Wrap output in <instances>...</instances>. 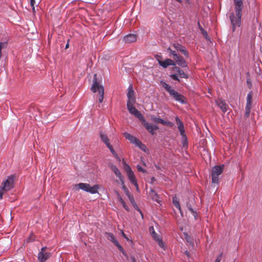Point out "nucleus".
Segmentation results:
<instances>
[{"instance_id":"1","label":"nucleus","mask_w":262,"mask_h":262,"mask_svg":"<svg viewBox=\"0 0 262 262\" xmlns=\"http://www.w3.org/2000/svg\"><path fill=\"white\" fill-rule=\"evenodd\" d=\"M235 12L229 14V18L232 26V31H235L237 27L241 25V17L243 8V0H233Z\"/></svg>"},{"instance_id":"2","label":"nucleus","mask_w":262,"mask_h":262,"mask_svg":"<svg viewBox=\"0 0 262 262\" xmlns=\"http://www.w3.org/2000/svg\"><path fill=\"white\" fill-rule=\"evenodd\" d=\"M161 84L168 93L169 96L172 97L176 101L181 104L186 103L187 101L185 97L183 95L176 91L171 86L164 81H161Z\"/></svg>"},{"instance_id":"3","label":"nucleus","mask_w":262,"mask_h":262,"mask_svg":"<svg viewBox=\"0 0 262 262\" xmlns=\"http://www.w3.org/2000/svg\"><path fill=\"white\" fill-rule=\"evenodd\" d=\"M176 122L178 125V129L181 137V143L183 147L187 146L188 140L186 134L183 122L179 119L178 116L175 118Z\"/></svg>"},{"instance_id":"4","label":"nucleus","mask_w":262,"mask_h":262,"mask_svg":"<svg viewBox=\"0 0 262 262\" xmlns=\"http://www.w3.org/2000/svg\"><path fill=\"white\" fill-rule=\"evenodd\" d=\"M97 74H94L93 77V83L91 86V90L93 93H96L97 91L100 95L98 101L100 103H102L104 97V87L103 85L98 83L97 80Z\"/></svg>"},{"instance_id":"5","label":"nucleus","mask_w":262,"mask_h":262,"mask_svg":"<svg viewBox=\"0 0 262 262\" xmlns=\"http://www.w3.org/2000/svg\"><path fill=\"white\" fill-rule=\"evenodd\" d=\"M79 189H81L85 192H89L91 194H96L98 193V190L99 188L98 185H95L91 186L89 184L80 183L76 185Z\"/></svg>"},{"instance_id":"6","label":"nucleus","mask_w":262,"mask_h":262,"mask_svg":"<svg viewBox=\"0 0 262 262\" xmlns=\"http://www.w3.org/2000/svg\"><path fill=\"white\" fill-rule=\"evenodd\" d=\"M224 167V165L215 166L212 168L211 179L212 183L217 184L219 181V176L221 174Z\"/></svg>"},{"instance_id":"7","label":"nucleus","mask_w":262,"mask_h":262,"mask_svg":"<svg viewBox=\"0 0 262 262\" xmlns=\"http://www.w3.org/2000/svg\"><path fill=\"white\" fill-rule=\"evenodd\" d=\"M123 135L125 139L129 140L132 143L135 144L142 150L145 151L146 149V146L139 139L127 132L124 133Z\"/></svg>"},{"instance_id":"8","label":"nucleus","mask_w":262,"mask_h":262,"mask_svg":"<svg viewBox=\"0 0 262 262\" xmlns=\"http://www.w3.org/2000/svg\"><path fill=\"white\" fill-rule=\"evenodd\" d=\"M122 189L124 191V193H125L126 195L127 196L128 200H129L130 202L133 206L134 208L140 213L142 217L143 218V215L142 212V211L138 206L137 203L135 202V200L134 199L133 195L130 193L128 189L127 188L126 186L124 185V182H122Z\"/></svg>"},{"instance_id":"9","label":"nucleus","mask_w":262,"mask_h":262,"mask_svg":"<svg viewBox=\"0 0 262 262\" xmlns=\"http://www.w3.org/2000/svg\"><path fill=\"white\" fill-rule=\"evenodd\" d=\"M100 137L101 141L105 144L106 146L109 149L112 154L116 158L119 159V156L116 153L113 146L111 145L110 142V140L108 138L106 134L101 132L100 133Z\"/></svg>"},{"instance_id":"10","label":"nucleus","mask_w":262,"mask_h":262,"mask_svg":"<svg viewBox=\"0 0 262 262\" xmlns=\"http://www.w3.org/2000/svg\"><path fill=\"white\" fill-rule=\"evenodd\" d=\"M126 106L129 112L138 118L140 121L144 118L143 115L134 106L132 102L127 101Z\"/></svg>"},{"instance_id":"11","label":"nucleus","mask_w":262,"mask_h":262,"mask_svg":"<svg viewBox=\"0 0 262 262\" xmlns=\"http://www.w3.org/2000/svg\"><path fill=\"white\" fill-rule=\"evenodd\" d=\"M14 177L13 176L8 177L7 179L3 182L1 189L7 191L11 190L14 187Z\"/></svg>"},{"instance_id":"12","label":"nucleus","mask_w":262,"mask_h":262,"mask_svg":"<svg viewBox=\"0 0 262 262\" xmlns=\"http://www.w3.org/2000/svg\"><path fill=\"white\" fill-rule=\"evenodd\" d=\"M124 169L127 173V175L130 182L133 185L136 184V183H137V179L130 167L128 164H125L124 165Z\"/></svg>"},{"instance_id":"13","label":"nucleus","mask_w":262,"mask_h":262,"mask_svg":"<svg viewBox=\"0 0 262 262\" xmlns=\"http://www.w3.org/2000/svg\"><path fill=\"white\" fill-rule=\"evenodd\" d=\"M173 47L178 51H179L182 53L186 58L189 57V53L185 47L178 43H173Z\"/></svg>"},{"instance_id":"14","label":"nucleus","mask_w":262,"mask_h":262,"mask_svg":"<svg viewBox=\"0 0 262 262\" xmlns=\"http://www.w3.org/2000/svg\"><path fill=\"white\" fill-rule=\"evenodd\" d=\"M158 63L163 68H166L169 66H176V62L172 59L167 58L164 61L158 59Z\"/></svg>"},{"instance_id":"15","label":"nucleus","mask_w":262,"mask_h":262,"mask_svg":"<svg viewBox=\"0 0 262 262\" xmlns=\"http://www.w3.org/2000/svg\"><path fill=\"white\" fill-rule=\"evenodd\" d=\"M110 168H111V170L114 172L116 176L119 178V179L120 180V181L121 182V184H122V182H124L123 177L121 174V173L120 171V170H119V169L117 167V166L116 165H113V164H112L110 166Z\"/></svg>"},{"instance_id":"16","label":"nucleus","mask_w":262,"mask_h":262,"mask_svg":"<svg viewBox=\"0 0 262 262\" xmlns=\"http://www.w3.org/2000/svg\"><path fill=\"white\" fill-rule=\"evenodd\" d=\"M128 92L127 93V97L128 98L127 101H130V102H134L135 101V98H134V94L135 92L133 90V88L132 84H130L128 86Z\"/></svg>"},{"instance_id":"17","label":"nucleus","mask_w":262,"mask_h":262,"mask_svg":"<svg viewBox=\"0 0 262 262\" xmlns=\"http://www.w3.org/2000/svg\"><path fill=\"white\" fill-rule=\"evenodd\" d=\"M174 60L179 66L181 67L182 68H187V69L189 70L187 63L183 57L179 55L178 58H175Z\"/></svg>"},{"instance_id":"18","label":"nucleus","mask_w":262,"mask_h":262,"mask_svg":"<svg viewBox=\"0 0 262 262\" xmlns=\"http://www.w3.org/2000/svg\"><path fill=\"white\" fill-rule=\"evenodd\" d=\"M216 103L223 112L226 113L227 111L228 105L224 100L219 99L216 101Z\"/></svg>"},{"instance_id":"19","label":"nucleus","mask_w":262,"mask_h":262,"mask_svg":"<svg viewBox=\"0 0 262 262\" xmlns=\"http://www.w3.org/2000/svg\"><path fill=\"white\" fill-rule=\"evenodd\" d=\"M50 254L48 252L40 251L38 254V259L39 262H45L50 257Z\"/></svg>"},{"instance_id":"20","label":"nucleus","mask_w":262,"mask_h":262,"mask_svg":"<svg viewBox=\"0 0 262 262\" xmlns=\"http://www.w3.org/2000/svg\"><path fill=\"white\" fill-rule=\"evenodd\" d=\"M142 124L145 127V128L147 130V131L150 133L151 135L154 134V130L153 129L152 125L150 124L149 123H148L144 118L141 121Z\"/></svg>"},{"instance_id":"21","label":"nucleus","mask_w":262,"mask_h":262,"mask_svg":"<svg viewBox=\"0 0 262 262\" xmlns=\"http://www.w3.org/2000/svg\"><path fill=\"white\" fill-rule=\"evenodd\" d=\"M137 39L136 35L133 34H129L125 36L123 40L125 42L130 43L135 41Z\"/></svg>"},{"instance_id":"22","label":"nucleus","mask_w":262,"mask_h":262,"mask_svg":"<svg viewBox=\"0 0 262 262\" xmlns=\"http://www.w3.org/2000/svg\"><path fill=\"white\" fill-rule=\"evenodd\" d=\"M106 235L107 239L111 241L114 244H115V243L118 242V241L116 238V237L112 233H106Z\"/></svg>"},{"instance_id":"23","label":"nucleus","mask_w":262,"mask_h":262,"mask_svg":"<svg viewBox=\"0 0 262 262\" xmlns=\"http://www.w3.org/2000/svg\"><path fill=\"white\" fill-rule=\"evenodd\" d=\"M188 71L187 68H185L184 70L181 69L178 74L181 78L187 79L189 78V75L187 74Z\"/></svg>"},{"instance_id":"24","label":"nucleus","mask_w":262,"mask_h":262,"mask_svg":"<svg viewBox=\"0 0 262 262\" xmlns=\"http://www.w3.org/2000/svg\"><path fill=\"white\" fill-rule=\"evenodd\" d=\"M149 232L152 238L156 241L157 238H160V236L156 232L153 226H150L149 229Z\"/></svg>"},{"instance_id":"25","label":"nucleus","mask_w":262,"mask_h":262,"mask_svg":"<svg viewBox=\"0 0 262 262\" xmlns=\"http://www.w3.org/2000/svg\"><path fill=\"white\" fill-rule=\"evenodd\" d=\"M172 203L174 206L180 210V212H181V208L179 203V199L176 196L173 197Z\"/></svg>"},{"instance_id":"26","label":"nucleus","mask_w":262,"mask_h":262,"mask_svg":"<svg viewBox=\"0 0 262 262\" xmlns=\"http://www.w3.org/2000/svg\"><path fill=\"white\" fill-rule=\"evenodd\" d=\"M118 199L119 201L120 202V203L123 206V208L126 211H129V209L128 207L127 206L125 202H124L123 199L122 198L121 196L119 193H118Z\"/></svg>"},{"instance_id":"27","label":"nucleus","mask_w":262,"mask_h":262,"mask_svg":"<svg viewBox=\"0 0 262 262\" xmlns=\"http://www.w3.org/2000/svg\"><path fill=\"white\" fill-rule=\"evenodd\" d=\"M167 51L170 56H172L174 59L178 58L179 54H178L175 51L172 50L170 48H168Z\"/></svg>"},{"instance_id":"28","label":"nucleus","mask_w":262,"mask_h":262,"mask_svg":"<svg viewBox=\"0 0 262 262\" xmlns=\"http://www.w3.org/2000/svg\"><path fill=\"white\" fill-rule=\"evenodd\" d=\"M187 208L188 210L191 212L192 215L194 216L195 220L197 219V213L195 210H194L190 205H187Z\"/></svg>"},{"instance_id":"29","label":"nucleus","mask_w":262,"mask_h":262,"mask_svg":"<svg viewBox=\"0 0 262 262\" xmlns=\"http://www.w3.org/2000/svg\"><path fill=\"white\" fill-rule=\"evenodd\" d=\"M198 26L199 27V29L200 30L201 33L203 34V35L207 38V37L208 36V33L206 31H205L202 27L201 26L200 23L199 21L198 22Z\"/></svg>"},{"instance_id":"30","label":"nucleus","mask_w":262,"mask_h":262,"mask_svg":"<svg viewBox=\"0 0 262 262\" xmlns=\"http://www.w3.org/2000/svg\"><path fill=\"white\" fill-rule=\"evenodd\" d=\"M156 241H157L158 242L159 246L161 248L163 249L164 250L165 249V243H164V242L163 241V240L162 239V238L161 237L159 238H157V239Z\"/></svg>"},{"instance_id":"31","label":"nucleus","mask_w":262,"mask_h":262,"mask_svg":"<svg viewBox=\"0 0 262 262\" xmlns=\"http://www.w3.org/2000/svg\"><path fill=\"white\" fill-rule=\"evenodd\" d=\"M119 249V250L123 254L125 255V252L124 250L123 249V247L121 246V245L119 243V242H117L114 244Z\"/></svg>"},{"instance_id":"32","label":"nucleus","mask_w":262,"mask_h":262,"mask_svg":"<svg viewBox=\"0 0 262 262\" xmlns=\"http://www.w3.org/2000/svg\"><path fill=\"white\" fill-rule=\"evenodd\" d=\"M252 95L251 92L247 94L246 102L252 103Z\"/></svg>"},{"instance_id":"33","label":"nucleus","mask_w":262,"mask_h":262,"mask_svg":"<svg viewBox=\"0 0 262 262\" xmlns=\"http://www.w3.org/2000/svg\"><path fill=\"white\" fill-rule=\"evenodd\" d=\"M160 119H161V118L156 117L154 116H152L151 117V120L152 121H154V122H155L156 123H160Z\"/></svg>"},{"instance_id":"34","label":"nucleus","mask_w":262,"mask_h":262,"mask_svg":"<svg viewBox=\"0 0 262 262\" xmlns=\"http://www.w3.org/2000/svg\"><path fill=\"white\" fill-rule=\"evenodd\" d=\"M170 77L173 79V80H176V81H180V80L178 76V75L176 74H171L170 75Z\"/></svg>"},{"instance_id":"35","label":"nucleus","mask_w":262,"mask_h":262,"mask_svg":"<svg viewBox=\"0 0 262 262\" xmlns=\"http://www.w3.org/2000/svg\"><path fill=\"white\" fill-rule=\"evenodd\" d=\"M137 169L139 171H141V172H142L143 173H145L146 172V170L145 169H144L143 168H142V167L140 165H137Z\"/></svg>"},{"instance_id":"36","label":"nucleus","mask_w":262,"mask_h":262,"mask_svg":"<svg viewBox=\"0 0 262 262\" xmlns=\"http://www.w3.org/2000/svg\"><path fill=\"white\" fill-rule=\"evenodd\" d=\"M222 257V253L218 255L214 262H220Z\"/></svg>"},{"instance_id":"37","label":"nucleus","mask_w":262,"mask_h":262,"mask_svg":"<svg viewBox=\"0 0 262 262\" xmlns=\"http://www.w3.org/2000/svg\"><path fill=\"white\" fill-rule=\"evenodd\" d=\"M174 67L173 68V71L177 72L178 73L180 72V71L181 70L179 67L173 66Z\"/></svg>"},{"instance_id":"38","label":"nucleus","mask_w":262,"mask_h":262,"mask_svg":"<svg viewBox=\"0 0 262 262\" xmlns=\"http://www.w3.org/2000/svg\"><path fill=\"white\" fill-rule=\"evenodd\" d=\"M251 104H252V103L246 102V105L245 109L246 110H251Z\"/></svg>"},{"instance_id":"39","label":"nucleus","mask_w":262,"mask_h":262,"mask_svg":"<svg viewBox=\"0 0 262 262\" xmlns=\"http://www.w3.org/2000/svg\"><path fill=\"white\" fill-rule=\"evenodd\" d=\"M165 125L168 126L169 127H172L173 125V123L171 122L166 121Z\"/></svg>"},{"instance_id":"40","label":"nucleus","mask_w":262,"mask_h":262,"mask_svg":"<svg viewBox=\"0 0 262 262\" xmlns=\"http://www.w3.org/2000/svg\"><path fill=\"white\" fill-rule=\"evenodd\" d=\"M250 110H246L245 109V116L246 117H249L250 113Z\"/></svg>"},{"instance_id":"41","label":"nucleus","mask_w":262,"mask_h":262,"mask_svg":"<svg viewBox=\"0 0 262 262\" xmlns=\"http://www.w3.org/2000/svg\"><path fill=\"white\" fill-rule=\"evenodd\" d=\"M35 0H30V4L31 7H32V9H34V5H35Z\"/></svg>"},{"instance_id":"42","label":"nucleus","mask_w":262,"mask_h":262,"mask_svg":"<svg viewBox=\"0 0 262 262\" xmlns=\"http://www.w3.org/2000/svg\"><path fill=\"white\" fill-rule=\"evenodd\" d=\"M166 122V121L164 120V119H163L162 118L160 119V123H161L163 125H165Z\"/></svg>"},{"instance_id":"43","label":"nucleus","mask_w":262,"mask_h":262,"mask_svg":"<svg viewBox=\"0 0 262 262\" xmlns=\"http://www.w3.org/2000/svg\"><path fill=\"white\" fill-rule=\"evenodd\" d=\"M121 233L122 236L124 237L127 241H128L129 238L126 236V234L123 232V231H122Z\"/></svg>"},{"instance_id":"44","label":"nucleus","mask_w":262,"mask_h":262,"mask_svg":"<svg viewBox=\"0 0 262 262\" xmlns=\"http://www.w3.org/2000/svg\"><path fill=\"white\" fill-rule=\"evenodd\" d=\"M154 130H156L159 129V126L157 125H152Z\"/></svg>"},{"instance_id":"45","label":"nucleus","mask_w":262,"mask_h":262,"mask_svg":"<svg viewBox=\"0 0 262 262\" xmlns=\"http://www.w3.org/2000/svg\"><path fill=\"white\" fill-rule=\"evenodd\" d=\"M2 190H3L1 189V187L0 188V199H2L3 198V193L2 192Z\"/></svg>"},{"instance_id":"46","label":"nucleus","mask_w":262,"mask_h":262,"mask_svg":"<svg viewBox=\"0 0 262 262\" xmlns=\"http://www.w3.org/2000/svg\"><path fill=\"white\" fill-rule=\"evenodd\" d=\"M134 185L136 187L137 191H139V188L138 183H136V184H134Z\"/></svg>"},{"instance_id":"47","label":"nucleus","mask_w":262,"mask_h":262,"mask_svg":"<svg viewBox=\"0 0 262 262\" xmlns=\"http://www.w3.org/2000/svg\"><path fill=\"white\" fill-rule=\"evenodd\" d=\"M130 259L132 260V262H136V259L134 256H132L130 257Z\"/></svg>"},{"instance_id":"48","label":"nucleus","mask_w":262,"mask_h":262,"mask_svg":"<svg viewBox=\"0 0 262 262\" xmlns=\"http://www.w3.org/2000/svg\"><path fill=\"white\" fill-rule=\"evenodd\" d=\"M151 194H154L155 195H157V193L155 192V190H154L152 189H151L150 191Z\"/></svg>"},{"instance_id":"49","label":"nucleus","mask_w":262,"mask_h":262,"mask_svg":"<svg viewBox=\"0 0 262 262\" xmlns=\"http://www.w3.org/2000/svg\"><path fill=\"white\" fill-rule=\"evenodd\" d=\"M185 253L186 254V255H187V256L188 257H189L190 256V255H189V252L187 250H186V251H185Z\"/></svg>"},{"instance_id":"50","label":"nucleus","mask_w":262,"mask_h":262,"mask_svg":"<svg viewBox=\"0 0 262 262\" xmlns=\"http://www.w3.org/2000/svg\"><path fill=\"white\" fill-rule=\"evenodd\" d=\"M155 180H156L154 177H151L150 179L151 183H152Z\"/></svg>"},{"instance_id":"51","label":"nucleus","mask_w":262,"mask_h":262,"mask_svg":"<svg viewBox=\"0 0 262 262\" xmlns=\"http://www.w3.org/2000/svg\"><path fill=\"white\" fill-rule=\"evenodd\" d=\"M47 249V247H42L41 249V251H42L44 252V251Z\"/></svg>"},{"instance_id":"52","label":"nucleus","mask_w":262,"mask_h":262,"mask_svg":"<svg viewBox=\"0 0 262 262\" xmlns=\"http://www.w3.org/2000/svg\"><path fill=\"white\" fill-rule=\"evenodd\" d=\"M155 167L157 169H161V167L159 166V165H155Z\"/></svg>"},{"instance_id":"53","label":"nucleus","mask_w":262,"mask_h":262,"mask_svg":"<svg viewBox=\"0 0 262 262\" xmlns=\"http://www.w3.org/2000/svg\"><path fill=\"white\" fill-rule=\"evenodd\" d=\"M177 2H178V3H182V0H176Z\"/></svg>"},{"instance_id":"54","label":"nucleus","mask_w":262,"mask_h":262,"mask_svg":"<svg viewBox=\"0 0 262 262\" xmlns=\"http://www.w3.org/2000/svg\"><path fill=\"white\" fill-rule=\"evenodd\" d=\"M69 47V43H67L66 45V49H67Z\"/></svg>"},{"instance_id":"55","label":"nucleus","mask_w":262,"mask_h":262,"mask_svg":"<svg viewBox=\"0 0 262 262\" xmlns=\"http://www.w3.org/2000/svg\"><path fill=\"white\" fill-rule=\"evenodd\" d=\"M189 238H188V239H187V241L189 242Z\"/></svg>"},{"instance_id":"56","label":"nucleus","mask_w":262,"mask_h":262,"mask_svg":"<svg viewBox=\"0 0 262 262\" xmlns=\"http://www.w3.org/2000/svg\"><path fill=\"white\" fill-rule=\"evenodd\" d=\"M189 238H188V239H187V241L189 242Z\"/></svg>"},{"instance_id":"57","label":"nucleus","mask_w":262,"mask_h":262,"mask_svg":"<svg viewBox=\"0 0 262 262\" xmlns=\"http://www.w3.org/2000/svg\"><path fill=\"white\" fill-rule=\"evenodd\" d=\"M189 238H188V239H187V241L189 242Z\"/></svg>"}]
</instances>
